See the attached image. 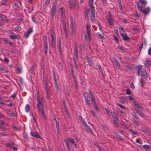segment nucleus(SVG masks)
<instances>
[{"label": "nucleus", "instance_id": "obj_60", "mask_svg": "<svg viewBox=\"0 0 151 151\" xmlns=\"http://www.w3.org/2000/svg\"><path fill=\"white\" fill-rule=\"evenodd\" d=\"M78 118L81 119V121H82V122H83V121H84V119H83V118H82V116L80 115H79L78 116Z\"/></svg>", "mask_w": 151, "mask_h": 151}, {"label": "nucleus", "instance_id": "obj_43", "mask_svg": "<svg viewBox=\"0 0 151 151\" xmlns=\"http://www.w3.org/2000/svg\"><path fill=\"white\" fill-rule=\"evenodd\" d=\"M132 122L133 123L137 125L138 126H139V124L137 121L136 120H134Z\"/></svg>", "mask_w": 151, "mask_h": 151}, {"label": "nucleus", "instance_id": "obj_26", "mask_svg": "<svg viewBox=\"0 0 151 151\" xmlns=\"http://www.w3.org/2000/svg\"><path fill=\"white\" fill-rule=\"evenodd\" d=\"M142 67H135V68L137 70V75L139 76L140 72V70Z\"/></svg>", "mask_w": 151, "mask_h": 151}, {"label": "nucleus", "instance_id": "obj_18", "mask_svg": "<svg viewBox=\"0 0 151 151\" xmlns=\"http://www.w3.org/2000/svg\"><path fill=\"white\" fill-rule=\"evenodd\" d=\"M69 142H71L72 144L74 145V147L76 148L77 147V145L76 144L74 139L72 138H69L68 139Z\"/></svg>", "mask_w": 151, "mask_h": 151}, {"label": "nucleus", "instance_id": "obj_25", "mask_svg": "<svg viewBox=\"0 0 151 151\" xmlns=\"http://www.w3.org/2000/svg\"><path fill=\"white\" fill-rule=\"evenodd\" d=\"M93 0H89V4L91 8H95L93 5Z\"/></svg>", "mask_w": 151, "mask_h": 151}, {"label": "nucleus", "instance_id": "obj_63", "mask_svg": "<svg viewBox=\"0 0 151 151\" xmlns=\"http://www.w3.org/2000/svg\"><path fill=\"white\" fill-rule=\"evenodd\" d=\"M128 98L131 101H132L133 100L134 98L132 97V96H128Z\"/></svg>", "mask_w": 151, "mask_h": 151}, {"label": "nucleus", "instance_id": "obj_13", "mask_svg": "<svg viewBox=\"0 0 151 151\" xmlns=\"http://www.w3.org/2000/svg\"><path fill=\"white\" fill-rule=\"evenodd\" d=\"M31 135L33 137H35L37 138H41L40 136L37 132H31Z\"/></svg>", "mask_w": 151, "mask_h": 151}, {"label": "nucleus", "instance_id": "obj_17", "mask_svg": "<svg viewBox=\"0 0 151 151\" xmlns=\"http://www.w3.org/2000/svg\"><path fill=\"white\" fill-rule=\"evenodd\" d=\"M85 38L86 41L89 40L90 39V33L87 32L85 35Z\"/></svg>", "mask_w": 151, "mask_h": 151}, {"label": "nucleus", "instance_id": "obj_28", "mask_svg": "<svg viewBox=\"0 0 151 151\" xmlns=\"http://www.w3.org/2000/svg\"><path fill=\"white\" fill-rule=\"evenodd\" d=\"M29 104H27L25 107V111L26 112H28L29 110Z\"/></svg>", "mask_w": 151, "mask_h": 151}, {"label": "nucleus", "instance_id": "obj_14", "mask_svg": "<svg viewBox=\"0 0 151 151\" xmlns=\"http://www.w3.org/2000/svg\"><path fill=\"white\" fill-rule=\"evenodd\" d=\"M141 75L143 78H147V73L145 69H143L141 70Z\"/></svg>", "mask_w": 151, "mask_h": 151}, {"label": "nucleus", "instance_id": "obj_1", "mask_svg": "<svg viewBox=\"0 0 151 151\" xmlns=\"http://www.w3.org/2000/svg\"><path fill=\"white\" fill-rule=\"evenodd\" d=\"M37 99L38 102L37 104V108L40 109V108L43 106L42 102L43 101V99L42 97H40L38 91L37 92Z\"/></svg>", "mask_w": 151, "mask_h": 151}, {"label": "nucleus", "instance_id": "obj_15", "mask_svg": "<svg viewBox=\"0 0 151 151\" xmlns=\"http://www.w3.org/2000/svg\"><path fill=\"white\" fill-rule=\"evenodd\" d=\"M145 66H149L151 65V61L150 60L147 59L144 63Z\"/></svg>", "mask_w": 151, "mask_h": 151}, {"label": "nucleus", "instance_id": "obj_54", "mask_svg": "<svg viewBox=\"0 0 151 151\" xmlns=\"http://www.w3.org/2000/svg\"><path fill=\"white\" fill-rule=\"evenodd\" d=\"M101 67H98V68H99L100 72H101V73H102V76H103L104 73H103V70H102Z\"/></svg>", "mask_w": 151, "mask_h": 151}, {"label": "nucleus", "instance_id": "obj_7", "mask_svg": "<svg viewBox=\"0 0 151 151\" xmlns=\"http://www.w3.org/2000/svg\"><path fill=\"white\" fill-rule=\"evenodd\" d=\"M150 8L149 7H147L145 9H142L141 12L145 15H147L150 13Z\"/></svg>", "mask_w": 151, "mask_h": 151}, {"label": "nucleus", "instance_id": "obj_35", "mask_svg": "<svg viewBox=\"0 0 151 151\" xmlns=\"http://www.w3.org/2000/svg\"><path fill=\"white\" fill-rule=\"evenodd\" d=\"M126 94L130 95L131 94V92L130 89L129 88H127L126 90Z\"/></svg>", "mask_w": 151, "mask_h": 151}, {"label": "nucleus", "instance_id": "obj_27", "mask_svg": "<svg viewBox=\"0 0 151 151\" xmlns=\"http://www.w3.org/2000/svg\"><path fill=\"white\" fill-rule=\"evenodd\" d=\"M9 37L12 39H16L17 38V36L15 34H13V35H10L9 36Z\"/></svg>", "mask_w": 151, "mask_h": 151}, {"label": "nucleus", "instance_id": "obj_37", "mask_svg": "<svg viewBox=\"0 0 151 151\" xmlns=\"http://www.w3.org/2000/svg\"><path fill=\"white\" fill-rule=\"evenodd\" d=\"M140 2L142 4H146L147 3V1L145 0H139Z\"/></svg>", "mask_w": 151, "mask_h": 151}, {"label": "nucleus", "instance_id": "obj_45", "mask_svg": "<svg viewBox=\"0 0 151 151\" xmlns=\"http://www.w3.org/2000/svg\"><path fill=\"white\" fill-rule=\"evenodd\" d=\"M141 130L145 132H149V130H148L145 127L142 128Z\"/></svg>", "mask_w": 151, "mask_h": 151}, {"label": "nucleus", "instance_id": "obj_22", "mask_svg": "<svg viewBox=\"0 0 151 151\" xmlns=\"http://www.w3.org/2000/svg\"><path fill=\"white\" fill-rule=\"evenodd\" d=\"M111 115L112 116V117L115 119L117 120L119 119L117 117V114H116L114 112H111Z\"/></svg>", "mask_w": 151, "mask_h": 151}, {"label": "nucleus", "instance_id": "obj_10", "mask_svg": "<svg viewBox=\"0 0 151 151\" xmlns=\"http://www.w3.org/2000/svg\"><path fill=\"white\" fill-rule=\"evenodd\" d=\"M121 35L122 37L123 40L124 41H127L130 39L129 37L127 36L126 34L122 33Z\"/></svg>", "mask_w": 151, "mask_h": 151}, {"label": "nucleus", "instance_id": "obj_23", "mask_svg": "<svg viewBox=\"0 0 151 151\" xmlns=\"http://www.w3.org/2000/svg\"><path fill=\"white\" fill-rule=\"evenodd\" d=\"M86 60L88 62V63L89 65L90 66H91L92 65V62L91 60L88 57H86Z\"/></svg>", "mask_w": 151, "mask_h": 151}, {"label": "nucleus", "instance_id": "obj_41", "mask_svg": "<svg viewBox=\"0 0 151 151\" xmlns=\"http://www.w3.org/2000/svg\"><path fill=\"white\" fill-rule=\"evenodd\" d=\"M63 29L65 32H66V24L65 22L63 23Z\"/></svg>", "mask_w": 151, "mask_h": 151}, {"label": "nucleus", "instance_id": "obj_16", "mask_svg": "<svg viewBox=\"0 0 151 151\" xmlns=\"http://www.w3.org/2000/svg\"><path fill=\"white\" fill-rule=\"evenodd\" d=\"M37 109L39 111L41 112V113L42 114L44 118L45 119L46 117L44 114L43 107H40V109H39V108H37Z\"/></svg>", "mask_w": 151, "mask_h": 151}, {"label": "nucleus", "instance_id": "obj_40", "mask_svg": "<svg viewBox=\"0 0 151 151\" xmlns=\"http://www.w3.org/2000/svg\"><path fill=\"white\" fill-rule=\"evenodd\" d=\"M129 131L130 132L132 133L133 134L135 135L137 134V132H135L132 129H129Z\"/></svg>", "mask_w": 151, "mask_h": 151}, {"label": "nucleus", "instance_id": "obj_19", "mask_svg": "<svg viewBox=\"0 0 151 151\" xmlns=\"http://www.w3.org/2000/svg\"><path fill=\"white\" fill-rule=\"evenodd\" d=\"M57 1H55L53 3L52 5V9H54L56 10L57 8Z\"/></svg>", "mask_w": 151, "mask_h": 151}, {"label": "nucleus", "instance_id": "obj_24", "mask_svg": "<svg viewBox=\"0 0 151 151\" xmlns=\"http://www.w3.org/2000/svg\"><path fill=\"white\" fill-rule=\"evenodd\" d=\"M16 69L18 73H21L22 68L21 67H17L16 68Z\"/></svg>", "mask_w": 151, "mask_h": 151}, {"label": "nucleus", "instance_id": "obj_34", "mask_svg": "<svg viewBox=\"0 0 151 151\" xmlns=\"http://www.w3.org/2000/svg\"><path fill=\"white\" fill-rule=\"evenodd\" d=\"M86 128V129L88 131L91 133H92V130L88 126H87Z\"/></svg>", "mask_w": 151, "mask_h": 151}, {"label": "nucleus", "instance_id": "obj_12", "mask_svg": "<svg viewBox=\"0 0 151 151\" xmlns=\"http://www.w3.org/2000/svg\"><path fill=\"white\" fill-rule=\"evenodd\" d=\"M44 44L45 47V51L46 53L47 51L48 46L47 44V40H44Z\"/></svg>", "mask_w": 151, "mask_h": 151}, {"label": "nucleus", "instance_id": "obj_31", "mask_svg": "<svg viewBox=\"0 0 151 151\" xmlns=\"http://www.w3.org/2000/svg\"><path fill=\"white\" fill-rule=\"evenodd\" d=\"M58 40L59 41V44L58 45V47L59 50H61V40L60 38H59L58 39Z\"/></svg>", "mask_w": 151, "mask_h": 151}, {"label": "nucleus", "instance_id": "obj_46", "mask_svg": "<svg viewBox=\"0 0 151 151\" xmlns=\"http://www.w3.org/2000/svg\"><path fill=\"white\" fill-rule=\"evenodd\" d=\"M90 112L91 113L92 115L93 116L95 117L96 116V115L93 111V110H91Z\"/></svg>", "mask_w": 151, "mask_h": 151}, {"label": "nucleus", "instance_id": "obj_44", "mask_svg": "<svg viewBox=\"0 0 151 151\" xmlns=\"http://www.w3.org/2000/svg\"><path fill=\"white\" fill-rule=\"evenodd\" d=\"M83 96H84L85 100L88 99V96L87 94L85 93H83Z\"/></svg>", "mask_w": 151, "mask_h": 151}, {"label": "nucleus", "instance_id": "obj_47", "mask_svg": "<svg viewBox=\"0 0 151 151\" xmlns=\"http://www.w3.org/2000/svg\"><path fill=\"white\" fill-rule=\"evenodd\" d=\"M93 104L94 105V107L95 108V109L97 110H99V109L97 107V106L96 103V102H94L93 103Z\"/></svg>", "mask_w": 151, "mask_h": 151}, {"label": "nucleus", "instance_id": "obj_39", "mask_svg": "<svg viewBox=\"0 0 151 151\" xmlns=\"http://www.w3.org/2000/svg\"><path fill=\"white\" fill-rule=\"evenodd\" d=\"M90 26H89L88 24H87L86 26V31L87 33H90Z\"/></svg>", "mask_w": 151, "mask_h": 151}, {"label": "nucleus", "instance_id": "obj_59", "mask_svg": "<svg viewBox=\"0 0 151 151\" xmlns=\"http://www.w3.org/2000/svg\"><path fill=\"white\" fill-rule=\"evenodd\" d=\"M65 143H66V146L67 148L69 149L70 148H69V144H68V143L67 142V141L66 140H65Z\"/></svg>", "mask_w": 151, "mask_h": 151}, {"label": "nucleus", "instance_id": "obj_36", "mask_svg": "<svg viewBox=\"0 0 151 151\" xmlns=\"http://www.w3.org/2000/svg\"><path fill=\"white\" fill-rule=\"evenodd\" d=\"M90 98L91 99V101L93 103L94 102H95V96L93 95L90 96Z\"/></svg>", "mask_w": 151, "mask_h": 151}, {"label": "nucleus", "instance_id": "obj_53", "mask_svg": "<svg viewBox=\"0 0 151 151\" xmlns=\"http://www.w3.org/2000/svg\"><path fill=\"white\" fill-rule=\"evenodd\" d=\"M15 115V114L14 112H12L11 113H10L9 114V116L10 117H13Z\"/></svg>", "mask_w": 151, "mask_h": 151}, {"label": "nucleus", "instance_id": "obj_9", "mask_svg": "<svg viewBox=\"0 0 151 151\" xmlns=\"http://www.w3.org/2000/svg\"><path fill=\"white\" fill-rule=\"evenodd\" d=\"M92 10H91V19L92 20H93L94 17H95V10H94V8H91Z\"/></svg>", "mask_w": 151, "mask_h": 151}, {"label": "nucleus", "instance_id": "obj_62", "mask_svg": "<svg viewBox=\"0 0 151 151\" xmlns=\"http://www.w3.org/2000/svg\"><path fill=\"white\" fill-rule=\"evenodd\" d=\"M95 145L99 150L101 149V147L99 145V144H95Z\"/></svg>", "mask_w": 151, "mask_h": 151}, {"label": "nucleus", "instance_id": "obj_20", "mask_svg": "<svg viewBox=\"0 0 151 151\" xmlns=\"http://www.w3.org/2000/svg\"><path fill=\"white\" fill-rule=\"evenodd\" d=\"M56 12V10L52 9L51 12V17L52 19H53L55 14Z\"/></svg>", "mask_w": 151, "mask_h": 151}, {"label": "nucleus", "instance_id": "obj_30", "mask_svg": "<svg viewBox=\"0 0 151 151\" xmlns=\"http://www.w3.org/2000/svg\"><path fill=\"white\" fill-rule=\"evenodd\" d=\"M131 114L132 116H133L135 117V118L139 119V117L137 116V115L134 112H132L131 113Z\"/></svg>", "mask_w": 151, "mask_h": 151}, {"label": "nucleus", "instance_id": "obj_32", "mask_svg": "<svg viewBox=\"0 0 151 151\" xmlns=\"http://www.w3.org/2000/svg\"><path fill=\"white\" fill-rule=\"evenodd\" d=\"M85 102L88 105V106L89 107L91 106V104L90 102V100H88V99L85 100Z\"/></svg>", "mask_w": 151, "mask_h": 151}, {"label": "nucleus", "instance_id": "obj_64", "mask_svg": "<svg viewBox=\"0 0 151 151\" xmlns=\"http://www.w3.org/2000/svg\"><path fill=\"white\" fill-rule=\"evenodd\" d=\"M24 137L27 140L28 139V136L27 134H25L24 135Z\"/></svg>", "mask_w": 151, "mask_h": 151}, {"label": "nucleus", "instance_id": "obj_21", "mask_svg": "<svg viewBox=\"0 0 151 151\" xmlns=\"http://www.w3.org/2000/svg\"><path fill=\"white\" fill-rule=\"evenodd\" d=\"M137 8L139 10L141 11L142 10V8H143V6L142 5L140 4L139 3H137Z\"/></svg>", "mask_w": 151, "mask_h": 151}, {"label": "nucleus", "instance_id": "obj_11", "mask_svg": "<svg viewBox=\"0 0 151 151\" xmlns=\"http://www.w3.org/2000/svg\"><path fill=\"white\" fill-rule=\"evenodd\" d=\"M32 32V29L31 28H30L24 35V37L26 38H27L28 37L29 34L31 33Z\"/></svg>", "mask_w": 151, "mask_h": 151}, {"label": "nucleus", "instance_id": "obj_58", "mask_svg": "<svg viewBox=\"0 0 151 151\" xmlns=\"http://www.w3.org/2000/svg\"><path fill=\"white\" fill-rule=\"evenodd\" d=\"M113 123L116 126V127H118V125L116 123V122L115 120H113Z\"/></svg>", "mask_w": 151, "mask_h": 151}, {"label": "nucleus", "instance_id": "obj_50", "mask_svg": "<svg viewBox=\"0 0 151 151\" xmlns=\"http://www.w3.org/2000/svg\"><path fill=\"white\" fill-rule=\"evenodd\" d=\"M117 105L118 106H119L122 109H125V107H124L123 105H121V104H117Z\"/></svg>", "mask_w": 151, "mask_h": 151}, {"label": "nucleus", "instance_id": "obj_5", "mask_svg": "<svg viewBox=\"0 0 151 151\" xmlns=\"http://www.w3.org/2000/svg\"><path fill=\"white\" fill-rule=\"evenodd\" d=\"M109 16L107 17V19L109 25L111 26L112 25L114 21L109 12Z\"/></svg>", "mask_w": 151, "mask_h": 151}, {"label": "nucleus", "instance_id": "obj_38", "mask_svg": "<svg viewBox=\"0 0 151 151\" xmlns=\"http://www.w3.org/2000/svg\"><path fill=\"white\" fill-rule=\"evenodd\" d=\"M137 114H138L140 116L143 117L144 116V114L142 113V111L141 110H139V111H138V112L137 113Z\"/></svg>", "mask_w": 151, "mask_h": 151}, {"label": "nucleus", "instance_id": "obj_52", "mask_svg": "<svg viewBox=\"0 0 151 151\" xmlns=\"http://www.w3.org/2000/svg\"><path fill=\"white\" fill-rule=\"evenodd\" d=\"M133 104L136 107H137L138 105H139V104L136 101H134L133 102Z\"/></svg>", "mask_w": 151, "mask_h": 151}, {"label": "nucleus", "instance_id": "obj_61", "mask_svg": "<svg viewBox=\"0 0 151 151\" xmlns=\"http://www.w3.org/2000/svg\"><path fill=\"white\" fill-rule=\"evenodd\" d=\"M133 16L135 17H137L139 16V15L137 14H134L133 15Z\"/></svg>", "mask_w": 151, "mask_h": 151}, {"label": "nucleus", "instance_id": "obj_33", "mask_svg": "<svg viewBox=\"0 0 151 151\" xmlns=\"http://www.w3.org/2000/svg\"><path fill=\"white\" fill-rule=\"evenodd\" d=\"M143 147L144 149L147 150L150 147L149 145H145L143 146Z\"/></svg>", "mask_w": 151, "mask_h": 151}, {"label": "nucleus", "instance_id": "obj_51", "mask_svg": "<svg viewBox=\"0 0 151 151\" xmlns=\"http://www.w3.org/2000/svg\"><path fill=\"white\" fill-rule=\"evenodd\" d=\"M114 38L115 39V41L117 43L119 44V41L116 37L115 36H114Z\"/></svg>", "mask_w": 151, "mask_h": 151}, {"label": "nucleus", "instance_id": "obj_3", "mask_svg": "<svg viewBox=\"0 0 151 151\" xmlns=\"http://www.w3.org/2000/svg\"><path fill=\"white\" fill-rule=\"evenodd\" d=\"M53 74V80L54 82V84L55 85V86L56 89V91H59V88L58 87V84L57 83V79L56 78L55 73V72L54 70H52Z\"/></svg>", "mask_w": 151, "mask_h": 151}, {"label": "nucleus", "instance_id": "obj_42", "mask_svg": "<svg viewBox=\"0 0 151 151\" xmlns=\"http://www.w3.org/2000/svg\"><path fill=\"white\" fill-rule=\"evenodd\" d=\"M98 36L101 39H103L104 38V36L99 33H97Z\"/></svg>", "mask_w": 151, "mask_h": 151}, {"label": "nucleus", "instance_id": "obj_2", "mask_svg": "<svg viewBox=\"0 0 151 151\" xmlns=\"http://www.w3.org/2000/svg\"><path fill=\"white\" fill-rule=\"evenodd\" d=\"M70 26L72 32L73 34H74L75 33L76 31L75 28L74 27L75 22L72 16H70Z\"/></svg>", "mask_w": 151, "mask_h": 151}, {"label": "nucleus", "instance_id": "obj_29", "mask_svg": "<svg viewBox=\"0 0 151 151\" xmlns=\"http://www.w3.org/2000/svg\"><path fill=\"white\" fill-rule=\"evenodd\" d=\"M56 126L57 130L58 132V133L59 134V124L58 122L56 121Z\"/></svg>", "mask_w": 151, "mask_h": 151}, {"label": "nucleus", "instance_id": "obj_56", "mask_svg": "<svg viewBox=\"0 0 151 151\" xmlns=\"http://www.w3.org/2000/svg\"><path fill=\"white\" fill-rule=\"evenodd\" d=\"M13 143H9L6 144V146L7 147H11L13 145Z\"/></svg>", "mask_w": 151, "mask_h": 151}, {"label": "nucleus", "instance_id": "obj_48", "mask_svg": "<svg viewBox=\"0 0 151 151\" xmlns=\"http://www.w3.org/2000/svg\"><path fill=\"white\" fill-rule=\"evenodd\" d=\"M143 42H142L140 44V46L139 47V51H140L142 49V47L143 46Z\"/></svg>", "mask_w": 151, "mask_h": 151}, {"label": "nucleus", "instance_id": "obj_4", "mask_svg": "<svg viewBox=\"0 0 151 151\" xmlns=\"http://www.w3.org/2000/svg\"><path fill=\"white\" fill-rule=\"evenodd\" d=\"M77 4V2L76 0H69L70 6L71 9L74 8Z\"/></svg>", "mask_w": 151, "mask_h": 151}, {"label": "nucleus", "instance_id": "obj_8", "mask_svg": "<svg viewBox=\"0 0 151 151\" xmlns=\"http://www.w3.org/2000/svg\"><path fill=\"white\" fill-rule=\"evenodd\" d=\"M75 52L74 53V56L75 57H77L78 54V47L77 44L76 43L74 44Z\"/></svg>", "mask_w": 151, "mask_h": 151}, {"label": "nucleus", "instance_id": "obj_6", "mask_svg": "<svg viewBox=\"0 0 151 151\" xmlns=\"http://www.w3.org/2000/svg\"><path fill=\"white\" fill-rule=\"evenodd\" d=\"M51 40L50 41L51 45L53 46H54L55 43V38L53 33H51Z\"/></svg>", "mask_w": 151, "mask_h": 151}, {"label": "nucleus", "instance_id": "obj_49", "mask_svg": "<svg viewBox=\"0 0 151 151\" xmlns=\"http://www.w3.org/2000/svg\"><path fill=\"white\" fill-rule=\"evenodd\" d=\"M46 89V94H47V97L48 99L49 98V95H48V89L47 87H46V86H45Z\"/></svg>", "mask_w": 151, "mask_h": 151}, {"label": "nucleus", "instance_id": "obj_57", "mask_svg": "<svg viewBox=\"0 0 151 151\" xmlns=\"http://www.w3.org/2000/svg\"><path fill=\"white\" fill-rule=\"evenodd\" d=\"M151 54V47L148 50V54L150 55Z\"/></svg>", "mask_w": 151, "mask_h": 151}, {"label": "nucleus", "instance_id": "obj_55", "mask_svg": "<svg viewBox=\"0 0 151 151\" xmlns=\"http://www.w3.org/2000/svg\"><path fill=\"white\" fill-rule=\"evenodd\" d=\"M140 82L141 84V86H143L144 85V83L143 82V81L142 78H141L140 79Z\"/></svg>", "mask_w": 151, "mask_h": 151}]
</instances>
